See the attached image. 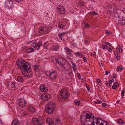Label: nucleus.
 <instances>
[{
    "instance_id": "obj_1",
    "label": "nucleus",
    "mask_w": 125,
    "mask_h": 125,
    "mask_svg": "<svg viewBox=\"0 0 125 125\" xmlns=\"http://www.w3.org/2000/svg\"><path fill=\"white\" fill-rule=\"evenodd\" d=\"M16 63L17 65L20 68L24 76L27 77H32L33 73L31 70V66L30 63L21 59H20L17 61Z\"/></svg>"
},
{
    "instance_id": "obj_2",
    "label": "nucleus",
    "mask_w": 125,
    "mask_h": 125,
    "mask_svg": "<svg viewBox=\"0 0 125 125\" xmlns=\"http://www.w3.org/2000/svg\"><path fill=\"white\" fill-rule=\"evenodd\" d=\"M81 121L83 122V125H95V122L97 125L100 123L102 118L95 117L92 113L89 114L87 113L85 116H82L81 118Z\"/></svg>"
},
{
    "instance_id": "obj_3",
    "label": "nucleus",
    "mask_w": 125,
    "mask_h": 125,
    "mask_svg": "<svg viewBox=\"0 0 125 125\" xmlns=\"http://www.w3.org/2000/svg\"><path fill=\"white\" fill-rule=\"evenodd\" d=\"M56 63L57 66H61L62 69L66 70L68 69V66L67 64V60L62 57L58 58L56 60Z\"/></svg>"
},
{
    "instance_id": "obj_4",
    "label": "nucleus",
    "mask_w": 125,
    "mask_h": 125,
    "mask_svg": "<svg viewBox=\"0 0 125 125\" xmlns=\"http://www.w3.org/2000/svg\"><path fill=\"white\" fill-rule=\"evenodd\" d=\"M69 95V94L65 89H62L59 95H58V99L62 101H64L65 100L67 99Z\"/></svg>"
},
{
    "instance_id": "obj_5",
    "label": "nucleus",
    "mask_w": 125,
    "mask_h": 125,
    "mask_svg": "<svg viewBox=\"0 0 125 125\" xmlns=\"http://www.w3.org/2000/svg\"><path fill=\"white\" fill-rule=\"evenodd\" d=\"M55 108V104L50 102L48 103L45 108V111L48 114L52 113Z\"/></svg>"
},
{
    "instance_id": "obj_6",
    "label": "nucleus",
    "mask_w": 125,
    "mask_h": 125,
    "mask_svg": "<svg viewBox=\"0 0 125 125\" xmlns=\"http://www.w3.org/2000/svg\"><path fill=\"white\" fill-rule=\"evenodd\" d=\"M26 101L23 99H19L18 101V103L19 105L22 107H23L25 106L26 104H27Z\"/></svg>"
},
{
    "instance_id": "obj_7",
    "label": "nucleus",
    "mask_w": 125,
    "mask_h": 125,
    "mask_svg": "<svg viewBox=\"0 0 125 125\" xmlns=\"http://www.w3.org/2000/svg\"><path fill=\"white\" fill-rule=\"evenodd\" d=\"M39 32L40 33H42V35L48 33L49 31L47 28L42 27L39 28Z\"/></svg>"
},
{
    "instance_id": "obj_8",
    "label": "nucleus",
    "mask_w": 125,
    "mask_h": 125,
    "mask_svg": "<svg viewBox=\"0 0 125 125\" xmlns=\"http://www.w3.org/2000/svg\"><path fill=\"white\" fill-rule=\"evenodd\" d=\"M50 95L46 93L42 94L41 96V99L45 101L49 100L50 98Z\"/></svg>"
},
{
    "instance_id": "obj_9",
    "label": "nucleus",
    "mask_w": 125,
    "mask_h": 125,
    "mask_svg": "<svg viewBox=\"0 0 125 125\" xmlns=\"http://www.w3.org/2000/svg\"><path fill=\"white\" fill-rule=\"evenodd\" d=\"M32 121L33 124L35 125H41L42 124L41 120L36 118H33L32 119Z\"/></svg>"
},
{
    "instance_id": "obj_10",
    "label": "nucleus",
    "mask_w": 125,
    "mask_h": 125,
    "mask_svg": "<svg viewBox=\"0 0 125 125\" xmlns=\"http://www.w3.org/2000/svg\"><path fill=\"white\" fill-rule=\"evenodd\" d=\"M7 86L8 88L13 90H15L16 89L15 87V83L14 82H11L7 83Z\"/></svg>"
},
{
    "instance_id": "obj_11",
    "label": "nucleus",
    "mask_w": 125,
    "mask_h": 125,
    "mask_svg": "<svg viewBox=\"0 0 125 125\" xmlns=\"http://www.w3.org/2000/svg\"><path fill=\"white\" fill-rule=\"evenodd\" d=\"M39 88L42 91L44 92H47L48 90V88L46 87L45 85L44 84L40 85Z\"/></svg>"
},
{
    "instance_id": "obj_12",
    "label": "nucleus",
    "mask_w": 125,
    "mask_h": 125,
    "mask_svg": "<svg viewBox=\"0 0 125 125\" xmlns=\"http://www.w3.org/2000/svg\"><path fill=\"white\" fill-rule=\"evenodd\" d=\"M57 77L56 73L55 71H53L51 72L50 76L51 79H53L56 78Z\"/></svg>"
},
{
    "instance_id": "obj_13",
    "label": "nucleus",
    "mask_w": 125,
    "mask_h": 125,
    "mask_svg": "<svg viewBox=\"0 0 125 125\" xmlns=\"http://www.w3.org/2000/svg\"><path fill=\"white\" fill-rule=\"evenodd\" d=\"M119 23L122 25H124L125 24V18L123 17L119 18Z\"/></svg>"
},
{
    "instance_id": "obj_14",
    "label": "nucleus",
    "mask_w": 125,
    "mask_h": 125,
    "mask_svg": "<svg viewBox=\"0 0 125 125\" xmlns=\"http://www.w3.org/2000/svg\"><path fill=\"white\" fill-rule=\"evenodd\" d=\"M46 120L47 123L50 125H53L54 124L53 120L50 118H47Z\"/></svg>"
},
{
    "instance_id": "obj_15",
    "label": "nucleus",
    "mask_w": 125,
    "mask_h": 125,
    "mask_svg": "<svg viewBox=\"0 0 125 125\" xmlns=\"http://www.w3.org/2000/svg\"><path fill=\"white\" fill-rule=\"evenodd\" d=\"M54 124L55 125H62V123L60 120L58 118L56 119Z\"/></svg>"
},
{
    "instance_id": "obj_16",
    "label": "nucleus",
    "mask_w": 125,
    "mask_h": 125,
    "mask_svg": "<svg viewBox=\"0 0 125 125\" xmlns=\"http://www.w3.org/2000/svg\"><path fill=\"white\" fill-rule=\"evenodd\" d=\"M17 81L21 83H23L24 82L23 78L21 76H18L17 77Z\"/></svg>"
},
{
    "instance_id": "obj_17",
    "label": "nucleus",
    "mask_w": 125,
    "mask_h": 125,
    "mask_svg": "<svg viewBox=\"0 0 125 125\" xmlns=\"http://www.w3.org/2000/svg\"><path fill=\"white\" fill-rule=\"evenodd\" d=\"M5 3L7 6L8 7L12 5L13 4L12 1L11 0H7Z\"/></svg>"
},
{
    "instance_id": "obj_18",
    "label": "nucleus",
    "mask_w": 125,
    "mask_h": 125,
    "mask_svg": "<svg viewBox=\"0 0 125 125\" xmlns=\"http://www.w3.org/2000/svg\"><path fill=\"white\" fill-rule=\"evenodd\" d=\"M42 41H39L38 43H36V46H35V48H36L37 50H39L40 46H42Z\"/></svg>"
},
{
    "instance_id": "obj_19",
    "label": "nucleus",
    "mask_w": 125,
    "mask_h": 125,
    "mask_svg": "<svg viewBox=\"0 0 125 125\" xmlns=\"http://www.w3.org/2000/svg\"><path fill=\"white\" fill-rule=\"evenodd\" d=\"M70 62L72 65V68L74 72H75L76 71L77 67L76 65L73 62L72 59H71V60L70 61Z\"/></svg>"
},
{
    "instance_id": "obj_20",
    "label": "nucleus",
    "mask_w": 125,
    "mask_h": 125,
    "mask_svg": "<svg viewBox=\"0 0 125 125\" xmlns=\"http://www.w3.org/2000/svg\"><path fill=\"white\" fill-rule=\"evenodd\" d=\"M66 35L65 33H63L61 34H58V36L60 39L62 40H64V37L65 35Z\"/></svg>"
},
{
    "instance_id": "obj_21",
    "label": "nucleus",
    "mask_w": 125,
    "mask_h": 125,
    "mask_svg": "<svg viewBox=\"0 0 125 125\" xmlns=\"http://www.w3.org/2000/svg\"><path fill=\"white\" fill-rule=\"evenodd\" d=\"M28 110L32 112H33L35 111V109L34 107L31 106L29 105L28 107Z\"/></svg>"
},
{
    "instance_id": "obj_22",
    "label": "nucleus",
    "mask_w": 125,
    "mask_h": 125,
    "mask_svg": "<svg viewBox=\"0 0 125 125\" xmlns=\"http://www.w3.org/2000/svg\"><path fill=\"white\" fill-rule=\"evenodd\" d=\"M34 50V49L33 48L30 47V48H27L26 50V52L27 53H29L33 52Z\"/></svg>"
},
{
    "instance_id": "obj_23",
    "label": "nucleus",
    "mask_w": 125,
    "mask_h": 125,
    "mask_svg": "<svg viewBox=\"0 0 125 125\" xmlns=\"http://www.w3.org/2000/svg\"><path fill=\"white\" fill-rule=\"evenodd\" d=\"M100 124L99 125H106L108 124V123L107 121L103 120H102V119H101V120H100Z\"/></svg>"
},
{
    "instance_id": "obj_24",
    "label": "nucleus",
    "mask_w": 125,
    "mask_h": 125,
    "mask_svg": "<svg viewBox=\"0 0 125 125\" xmlns=\"http://www.w3.org/2000/svg\"><path fill=\"white\" fill-rule=\"evenodd\" d=\"M19 122L17 119H15L12 121L11 125H19Z\"/></svg>"
},
{
    "instance_id": "obj_25",
    "label": "nucleus",
    "mask_w": 125,
    "mask_h": 125,
    "mask_svg": "<svg viewBox=\"0 0 125 125\" xmlns=\"http://www.w3.org/2000/svg\"><path fill=\"white\" fill-rule=\"evenodd\" d=\"M33 69L34 71L36 73L39 70L38 65H34L33 66Z\"/></svg>"
},
{
    "instance_id": "obj_26",
    "label": "nucleus",
    "mask_w": 125,
    "mask_h": 125,
    "mask_svg": "<svg viewBox=\"0 0 125 125\" xmlns=\"http://www.w3.org/2000/svg\"><path fill=\"white\" fill-rule=\"evenodd\" d=\"M65 50L67 52V54L70 55L71 54V52H73V51L71 49H69L67 47H66L65 48Z\"/></svg>"
},
{
    "instance_id": "obj_27",
    "label": "nucleus",
    "mask_w": 125,
    "mask_h": 125,
    "mask_svg": "<svg viewBox=\"0 0 125 125\" xmlns=\"http://www.w3.org/2000/svg\"><path fill=\"white\" fill-rule=\"evenodd\" d=\"M65 9L64 8H62L59 10H57V11L59 14L60 15L61 14H62L64 13L65 11Z\"/></svg>"
},
{
    "instance_id": "obj_28",
    "label": "nucleus",
    "mask_w": 125,
    "mask_h": 125,
    "mask_svg": "<svg viewBox=\"0 0 125 125\" xmlns=\"http://www.w3.org/2000/svg\"><path fill=\"white\" fill-rule=\"evenodd\" d=\"M74 54L75 55L81 58L83 56L82 53L80 52H77L74 53Z\"/></svg>"
},
{
    "instance_id": "obj_29",
    "label": "nucleus",
    "mask_w": 125,
    "mask_h": 125,
    "mask_svg": "<svg viewBox=\"0 0 125 125\" xmlns=\"http://www.w3.org/2000/svg\"><path fill=\"white\" fill-rule=\"evenodd\" d=\"M74 102L75 104L77 106L79 105L80 103V101L78 99H75Z\"/></svg>"
},
{
    "instance_id": "obj_30",
    "label": "nucleus",
    "mask_w": 125,
    "mask_h": 125,
    "mask_svg": "<svg viewBox=\"0 0 125 125\" xmlns=\"http://www.w3.org/2000/svg\"><path fill=\"white\" fill-rule=\"evenodd\" d=\"M68 78L70 79H73V73L72 72H70L68 73Z\"/></svg>"
},
{
    "instance_id": "obj_31",
    "label": "nucleus",
    "mask_w": 125,
    "mask_h": 125,
    "mask_svg": "<svg viewBox=\"0 0 125 125\" xmlns=\"http://www.w3.org/2000/svg\"><path fill=\"white\" fill-rule=\"evenodd\" d=\"M43 73V72L41 70H39L37 72L35 73L37 75L39 76L42 75Z\"/></svg>"
},
{
    "instance_id": "obj_32",
    "label": "nucleus",
    "mask_w": 125,
    "mask_h": 125,
    "mask_svg": "<svg viewBox=\"0 0 125 125\" xmlns=\"http://www.w3.org/2000/svg\"><path fill=\"white\" fill-rule=\"evenodd\" d=\"M59 47L58 46L54 45L52 47V50L54 51H57Z\"/></svg>"
},
{
    "instance_id": "obj_33",
    "label": "nucleus",
    "mask_w": 125,
    "mask_h": 125,
    "mask_svg": "<svg viewBox=\"0 0 125 125\" xmlns=\"http://www.w3.org/2000/svg\"><path fill=\"white\" fill-rule=\"evenodd\" d=\"M20 113L22 115L25 116L26 114H27V112L23 110H21V111Z\"/></svg>"
},
{
    "instance_id": "obj_34",
    "label": "nucleus",
    "mask_w": 125,
    "mask_h": 125,
    "mask_svg": "<svg viewBox=\"0 0 125 125\" xmlns=\"http://www.w3.org/2000/svg\"><path fill=\"white\" fill-rule=\"evenodd\" d=\"M65 26L62 23H60L58 25V27L61 29H63L65 27Z\"/></svg>"
},
{
    "instance_id": "obj_35",
    "label": "nucleus",
    "mask_w": 125,
    "mask_h": 125,
    "mask_svg": "<svg viewBox=\"0 0 125 125\" xmlns=\"http://www.w3.org/2000/svg\"><path fill=\"white\" fill-rule=\"evenodd\" d=\"M48 42L46 41V42L43 44V47H44V48L47 49V46H48Z\"/></svg>"
},
{
    "instance_id": "obj_36",
    "label": "nucleus",
    "mask_w": 125,
    "mask_h": 125,
    "mask_svg": "<svg viewBox=\"0 0 125 125\" xmlns=\"http://www.w3.org/2000/svg\"><path fill=\"white\" fill-rule=\"evenodd\" d=\"M117 122L118 123L124 124V123L121 118H119Z\"/></svg>"
},
{
    "instance_id": "obj_37",
    "label": "nucleus",
    "mask_w": 125,
    "mask_h": 125,
    "mask_svg": "<svg viewBox=\"0 0 125 125\" xmlns=\"http://www.w3.org/2000/svg\"><path fill=\"white\" fill-rule=\"evenodd\" d=\"M123 68V66L122 65H120L119 67H117L116 71L117 72H118L120 70H121Z\"/></svg>"
},
{
    "instance_id": "obj_38",
    "label": "nucleus",
    "mask_w": 125,
    "mask_h": 125,
    "mask_svg": "<svg viewBox=\"0 0 125 125\" xmlns=\"http://www.w3.org/2000/svg\"><path fill=\"white\" fill-rule=\"evenodd\" d=\"M114 79H112L111 80H110L109 81V85H108V87H110L111 86V84H112V83L114 82Z\"/></svg>"
},
{
    "instance_id": "obj_39",
    "label": "nucleus",
    "mask_w": 125,
    "mask_h": 125,
    "mask_svg": "<svg viewBox=\"0 0 125 125\" xmlns=\"http://www.w3.org/2000/svg\"><path fill=\"white\" fill-rule=\"evenodd\" d=\"M89 13L90 14L93 15H97L98 14V13L96 12H95L94 11L90 12Z\"/></svg>"
},
{
    "instance_id": "obj_40",
    "label": "nucleus",
    "mask_w": 125,
    "mask_h": 125,
    "mask_svg": "<svg viewBox=\"0 0 125 125\" xmlns=\"http://www.w3.org/2000/svg\"><path fill=\"white\" fill-rule=\"evenodd\" d=\"M51 72L48 71L46 72V74L48 76H50L51 75Z\"/></svg>"
},
{
    "instance_id": "obj_41",
    "label": "nucleus",
    "mask_w": 125,
    "mask_h": 125,
    "mask_svg": "<svg viewBox=\"0 0 125 125\" xmlns=\"http://www.w3.org/2000/svg\"><path fill=\"white\" fill-rule=\"evenodd\" d=\"M101 47L102 48L104 49H106L107 48V46L106 45L104 46L103 45L102 46H101Z\"/></svg>"
},
{
    "instance_id": "obj_42",
    "label": "nucleus",
    "mask_w": 125,
    "mask_h": 125,
    "mask_svg": "<svg viewBox=\"0 0 125 125\" xmlns=\"http://www.w3.org/2000/svg\"><path fill=\"white\" fill-rule=\"evenodd\" d=\"M84 26L86 28H89L90 26L88 24L84 23Z\"/></svg>"
},
{
    "instance_id": "obj_43",
    "label": "nucleus",
    "mask_w": 125,
    "mask_h": 125,
    "mask_svg": "<svg viewBox=\"0 0 125 125\" xmlns=\"http://www.w3.org/2000/svg\"><path fill=\"white\" fill-rule=\"evenodd\" d=\"M125 92V89H123L122 92H121V94L122 96L123 97L124 96V93Z\"/></svg>"
},
{
    "instance_id": "obj_44",
    "label": "nucleus",
    "mask_w": 125,
    "mask_h": 125,
    "mask_svg": "<svg viewBox=\"0 0 125 125\" xmlns=\"http://www.w3.org/2000/svg\"><path fill=\"white\" fill-rule=\"evenodd\" d=\"M116 50H119V52L120 53H121L122 52V48H116Z\"/></svg>"
},
{
    "instance_id": "obj_45",
    "label": "nucleus",
    "mask_w": 125,
    "mask_h": 125,
    "mask_svg": "<svg viewBox=\"0 0 125 125\" xmlns=\"http://www.w3.org/2000/svg\"><path fill=\"white\" fill-rule=\"evenodd\" d=\"M85 85L87 90L89 91L90 89L89 85L86 84Z\"/></svg>"
},
{
    "instance_id": "obj_46",
    "label": "nucleus",
    "mask_w": 125,
    "mask_h": 125,
    "mask_svg": "<svg viewBox=\"0 0 125 125\" xmlns=\"http://www.w3.org/2000/svg\"><path fill=\"white\" fill-rule=\"evenodd\" d=\"M36 46V43L35 42L31 44V46L35 48Z\"/></svg>"
},
{
    "instance_id": "obj_47",
    "label": "nucleus",
    "mask_w": 125,
    "mask_h": 125,
    "mask_svg": "<svg viewBox=\"0 0 125 125\" xmlns=\"http://www.w3.org/2000/svg\"><path fill=\"white\" fill-rule=\"evenodd\" d=\"M84 4V3L83 2H81L79 3L78 5L79 6H82Z\"/></svg>"
},
{
    "instance_id": "obj_48",
    "label": "nucleus",
    "mask_w": 125,
    "mask_h": 125,
    "mask_svg": "<svg viewBox=\"0 0 125 125\" xmlns=\"http://www.w3.org/2000/svg\"><path fill=\"white\" fill-rule=\"evenodd\" d=\"M82 57L83 58V60L85 62H86L87 61V60L86 59V57L85 56H83Z\"/></svg>"
},
{
    "instance_id": "obj_49",
    "label": "nucleus",
    "mask_w": 125,
    "mask_h": 125,
    "mask_svg": "<svg viewBox=\"0 0 125 125\" xmlns=\"http://www.w3.org/2000/svg\"><path fill=\"white\" fill-rule=\"evenodd\" d=\"M117 75L115 74V73H114L113 74V76L112 77L113 78H116L117 77Z\"/></svg>"
},
{
    "instance_id": "obj_50",
    "label": "nucleus",
    "mask_w": 125,
    "mask_h": 125,
    "mask_svg": "<svg viewBox=\"0 0 125 125\" xmlns=\"http://www.w3.org/2000/svg\"><path fill=\"white\" fill-rule=\"evenodd\" d=\"M77 75L78 76V78L80 79H81V75L79 73H77Z\"/></svg>"
},
{
    "instance_id": "obj_51",
    "label": "nucleus",
    "mask_w": 125,
    "mask_h": 125,
    "mask_svg": "<svg viewBox=\"0 0 125 125\" xmlns=\"http://www.w3.org/2000/svg\"><path fill=\"white\" fill-rule=\"evenodd\" d=\"M102 106H103L104 107H105L106 106H107V104H106L105 103H102Z\"/></svg>"
},
{
    "instance_id": "obj_52",
    "label": "nucleus",
    "mask_w": 125,
    "mask_h": 125,
    "mask_svg": "<svg viewBox=\"0 0 125 125\" xmlns=\"http://www.w3.org/2000/svg\"><path fill=\"white\" fill-rule=\"evenodd\" d=\"M14 0L17 2L20 3L23 0Z\"/></svg>"
},
{
    "instance_id": "obj_53",
    "label": "nucleus",
    "mask_w": 125,
    "mask_h": 125,
    "mask_svg": "<svg viewBox=\"0 0 125 125\" xmlns=\"http://www.w3.org/2000/svg\"><path fill=\"white\" fill-rule=\"evenodd\" d=\"M117 88L116 86H115V85H113L112 86V88L113 89H115Z\"/></svg>"
},
{
    "instance_id": "obj_54",
    "label": "nucleus",
    "mask_w": 125,
    "mask_h": 125,
    "mask_svg": "<svg viewBox=\"0 0 125 125\" xmlns=\"http://www.w3.org/2000/svg\"><path fill=\"white\" fill-rule=\"evenodd\" d=\"M105 44L106 45L108 44L109 46H111V44L109 42H106L105 43Z\"/></svg>"
},
{
    "instance_id": "obj_55",
    "label": "nucleus",
    "mask_w": 125,
    "mask_h": 125,
    "mask_svg": "<svg viewBox=\"0 0 125 125\" xmlns=\"http://www.w3.org/2000/svg\"><path fill=\"white\" fill-rule=\"evenodd\" d=\"M63 8L62 7V6H59V7H57V9H58V10H59L62 8Z\"/></svg>"
},
{
    "instance_id": "obj_56",
    "label": "nucleus",
    "mask_w": 125,
    "mask_h": 125,
    "mask_svg": "<svg viewBox=\"0 0 125 125\" xmlns=\"http://www.w3.org/2000/svg\"><path fill=\"white\" fill-rule=\"evenodd\" d=\"M114 54L116 56H118V54L116 51H115L114 52Z\"/></svg>"
},
{
    "instance_id": "obj_57",
    "label": "nucleus",
    "mask_w": 125,
    "mask_h": 125,
    "mask_svg": "<svg viewBox=\"0 0 125 125\" xmlns=\"http://www.w3.org/2000/svg\"><path fill=\"white\" fill-rule=\"evenodd\" d=\"M108 51L110 52H112V50L111 48H110L108 49Z\"/></svg>"
},
{
    "instance_id": "obj_58",
    "label": "nucleus",
    "mask_w": 125,
    "mask_h": 125,
    "mask_svg": "<svg viewBox=\"0 0 125 125\" xmlns=\"http://www.w3.org/2000/svg\"><path fill=\"white\" fill-rule=\"evenodd\" d=\"M113 85H115V86H116L118 85V84L117 82H115L114 83Z\"/></svg>"
},
{
    "instance_id": "obj_59",
    "label": "nucleus",
    "mask_w": 125,
    "mask_h": 125,
    "mask_svg": "<svg viewBox=\"0 0 125 125\" xmlns=\"http://www.w3.org/2000/svg\"><path fill=\"white\" fill-rule=\"evenodd\" d=\"M27 47V46H23L22 48V49L23 50H24L26 49V47Z\"/></svg>"
},
{
    "instance_id": "obj_60",
    "label": "nucleus",
    "mask_w": 125,
    "mask_h": 125,
    "mask_svg": "<svg viewBox=\"0 0 125 125\" xmlns=\"http://www.w3.org/2000/svg\"><path fill=\"white\" fill-rule=\"evenodd\" d=\"M96 81L99 83H100L101 82V80L100 79H97L96 80Z\"/></svg>"
},
{
    "instance_id": "obj_61",
    "label": "nucleus",
    "mask_w": 125,
    "mask_h": 125,
    "mask_svg": "<svg viewBox=\"0 0 125 125\" xmlns=\"http://www.w3.org/2000/svg\"><path fill=\"white\" fill-rule=\"evenodd\" d=\"M106 85L108 86V85H109V83H108V81H106Z\"/></svg>"
},
{
    "instance_id": "obj_62",
    "label": "nucleus",
    "mask_w": 125,
    "mask_h": 125,
    "mask_svg": "<svg viewBox=\"0 0 125 125\" xmlns=\"http://www.w3.org/2000/svg\"><path fill=\"white\" fill-rule=\"evenodd\" d=\"M116 56L117 58V59H118V60H119L120 59V57L118 56H118Z\"/></svg>"
},
{
    "instance_id": "obj_63",
    "label": "nucleus",
    "mask_w": 125,
    "mask_h": 125,
    "mask_svg": "<svg viewBox=\"0 0 125 125\" xmlns=\"http://www.w3.org/2000/svg\"><path fill=\"white\" fill-rule=\"evenodd\" d=\"M106 33L107 34H110V33L107 30H106Z\"/></svg>"
},
{
    "instance_id": "obj_64",
    "label": "nucleus",
    "mask_w": 125,
    "mask_h": 125,
    "mask_svg": "<svg viewBox=\"0 0 125 125\" xmlns=\"http://www.w3.org/2000/svg\"><path fill=\"white\" fill-rule=\"evenodd\" d=\"M97 101V103L99 104H100L102 103V101Z\"/></svg>"
}]
</instances>
